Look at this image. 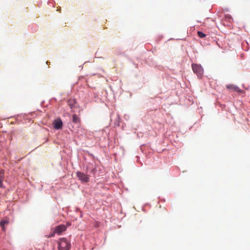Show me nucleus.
<instances>
[{"label": "nucleus", "instance_id": "f257e3e1", "mask_svg": "<svg viewBox=\"0 0 250 250\" xmlns=\"http://www.w3.org/2000/svg\"><path fill=\"white\" fill-rule=\"evenodd\" d=\"M58 244L59 250H69L71 248L70 242L65 238L59 239Z\"/></svg>", "mask_w": 250, "mask_h": 250}, {"label": "nucleus", "instance_id": "f03ea898", "mask_svg": "<svg viewBox=\"0 0 250 250\" xmlns=\"http://www.w3.org/2000/svg\"><path fill=\"white\" fill-rule=\"evenodd\" d=\"M192 68L193 72L197 74L199 78H201L204 73V69L202 67L197 64H192Z\"/></svg>", "mask_w": 250, "mask_h": 250}, {"label": "nucleus", "instance_id": "7ed1b4c3", "mask_svg": "<svg viewBox=\"0 0 250 250\" xmlns=\"http://www.w3.org/2000/svg\"><path fill=\"white\" fill-rule=\"evenodd\" d=\"M77 176L78 177L79 180L83 183H87L89 181V177L87 175L84 174L81 172H77L76 173Z\"/></svg>", "mask_w": 250, "mask_h": 250}, {"label": "nucleus", "instance_id": "20e7f679", "mask_svg": "<svg viewBox=\"0 0 250 250\" xmlns=\"http://www.w3.org/2000/svg\"><path fill=\"white\" fill-rule=\"evenodd\" d=\"M67 227L64 225H61L57 226L54 229L55 232L58 235H61L63 232L65 231Z\"/></svg>", "mask_w": 250, "mask_h": 250}, {"label": "nucleus", "instance_id": "39448f33", "mask_svg": "<svg viewBox=\"0 0 250 250\" xmlns=\"http://www.w3.org/2000/svg\"><path fill=\"white\" fill-rule=\"evenodd\" d=\"M54 127L56 129H60L62 128V122L60 118L55 120L53 122Z\"/></svg>", "mask_w": 250, "mask_h": 250}, {"label": "nucleus", "instance_id": "423d86ee", "mask_svg": "<svg viewBox=\"0 0 250 250\" xmlns=\"http://www.w3.org/2000/svg\"><path fill=\"white\" fill-rule=\"evenodd\" d=\"M228 89L232 90L233 91H237V92H241V90L237 86L233 84H229L226 86Z\"/></svg>", "mask_w": 250, "mask_h": 250}, {"label": "nucleus", "instance_id": "0eeeda50", "mask_svg": "<svg viewBox=\"0 0 250 250\" xmlns=\"http://www.w3.org/2000/svg\"><path fill=\"white\" fill-rule=\"evenodd\" d=\"M72 122L75 124H80V119L77 115L74 114L72 116Z\"/></svg>", "mask_w": 250, "mask_h": 250}, {"label": "nucleus", "instance_id": "6e6552de", "mask_svg": "<svg viewBox=\"0 0 250 250\" xmlns=\"http://www.w3.org/2000/svg\"><path fill=\"white\" fill-rule=\"evenodd\" d=\"M67 102L69 106L72 109L75 107L76 102L74 100L70 99L68 100Z\"/></svg>", "mask_w": 250, "mask_h": 250}, {"label": "nucleus", "instance_id": "1a4fd4ad", "mask_svg": "<svg viewBox=\"0 0 250 250\" xmlns=\"http://www.w3.org/2000/svg\"><path fill=\"white\" fill-rule=\"evenodd\" d=\"M4 179V171L3 170H1L0 171V187H2V182Z\"/></svg>", "mask_w": 250, "mask_h": 250}, {"label": "nucleus", "instance_id": "9d476101", "mask_svg": "<svg viewBox=\"0 0 250 250\" xmlns=\"http://www.w3.org/2000/svg\"><path fill=\"white\" fill-rule=\"evenodd\" d=\"M9 222L7 220H2L0 222V226L2 228L3 230H5L4 226L7 225Z\"/></svg>", "mask_w": 250, "mask_h": 250}, {"label": "nucleus", "instance_id": "9b49d317", "mask_svg": "<svg viewBox=\"0 0 250 250\" xmlns=\"http://www.w3.org/2000/svg\"><path fill=\"white\" fill-rule=\"evenodd\" d=\"M197 34H198V36L199 37H200L201 38H205L206 36L205 34H204V33H203L202 32H201V31H198Z\"/></svg>", "mask_w": 250, "mask_h": 250}, {"label": "nucleus", "instance_id": "f8f14e48", "mask_svg": "<svg viewBox=\"0 0 250 250\" xmlns=\"http://www.w3.org/2000/svg\"><path fill=\"white\" fill-rule=\"evenodd\" d=\"M56 233V232H55V230H54V231L48 235V238L54 237Z\"/></svg>", "mask_w": 250, "mask_h": 250}]
</instances>
